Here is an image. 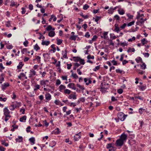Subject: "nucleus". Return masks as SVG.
<instances>
[{"instance_id": "nucleus-1", "label": "nucleus", "mask_w": 151, "mask_h": 151, "mask_svg": "<svg viewBox=\"0 0 151 151\" xmlns=\"http://www.w3.org/2000/svg\"><path fill=\"white\" fill-rule=\"evenodd\" d=\"M4 114L6 117H9V118L11 117V116L10 115V112L8 109L7 107H5L3 109Z\"/></svg>"}, {"instance_id": "nucleus-2", "label": "nucleus", "mask_w": 151, "mask_h": 151, "mask_svg": "<svg viewBox=\"0 0 151 151\" xmlns=\"http://www.w3.org/2000/svg\"><path fill=\"white\" fill-rule=\"evenodd\" d=\"M124 142L123 140L119 139L116 141V144L117 145V146H121L123 145Z\"/></svg>"}, {"instance_id": "nucleus-3", "label": "nucleus", "mask_w": 151, "mask_h": 151, "mask_svg": "<svg viewBox=\"0 0 151 151\" xmlns=\"http://www.w3.org/2000/svg\"><path fill=\"white\" fill-rule=\"evenodd\" d=\"M124 142L127 139V135L125 134L124 132H123L120 136L119 138Z\"/></svg>"}, {"instance_id": "nucleus-4", "label": "nucleus", "mask_w": 151, "mask_h": 151, "mask_svg": "<svg viewBox=\"0 0 151 151\" xmlns=\"http://www.w3.org/2000/svg\"><path fill=\"white\" fill-rule=\"evenodd\" d=\"M81 133V132H80L76 134L74 136V139L75 141H77L81 138L80 135Z\"/></svg>"}, {"instance_id": "nucleus-5", "label": "nucleus", "mask_w": 151, "mask_h": 151, "mask_svg": "<svg viewBox=\"0 0 151 151\" xmlns=\"http://www.w3.org/2000/svg\"><path fill=\"white\" fill-rule=\"evenodd\" d=\"M49 82V80H42L40 81V84L41 86L45 85H46V83ZM45 86L44 87H45Z\"/></svg>"}, {"instance_id": "nucleus-6", "label": "nucleus", "mask_w": 151, "mask_h": 151, "mask_svg": "<svg viewBox=\"0 0 151 151\" xmlns=\"http://www.w3.org/2000/svg\"><path fill=\"white\" fill-rule=\"evenodd\" d=\"M45 98L47 100L49 101L51 99V95L49 93H47L45 95Z\"/></svg>"}, {"instance_id": "nucleus-7", "label": "nucleus", "mask_w": 151, "mask_h": 151, "mask_svg": "<svg viewBox=\"0 0 151 151\" xmlns=\"http://www.w3.org/2000/svg\"><path fill=\"white\" fill-rule=\"evenodd\" d=\"M9 86V83H5L3 85H2V89L3 90H5L6 88Z\"/></svg>"}, {"instance_id": "nucleus-8", "label": "nucleus", "mask_w": 151, "mask_h": 151, "mask_svg": "<svg viewBox=\"0 0 151 151\" xmlns=\"http://www.w3.org/2000/svg\"><path fill=\"white\" fill-rule=\"evenodd\" d=\"M23 139L22 136H18V138H16L15 141L16 142H23Z\"/></svg>"}, {"instance_id": "nucleus-9", "label": "nucleus", "mask_w": 151, "mask_h": 151, "mask_svg": "<svg viewBox=\"0 0 151 151\" xmlns=\"http://www.w3.org/2000/svg\"><path fill=\"white\" fill-rule=\"evenodd\" d=\"M60 132L59 129L57 128L52 132V133L55 134H60Z\"/></svg>"}, {"instance_id": "nucleus-10", "label": "nucleus", "mask_w": 151, "mask_h": 151, "mask_svg": "<svg viewBox=\"0 0 151 151\" xmlns=\"http://www.w3.org/2000/svg\"><path fill=\"white\" fill-rule=\"evenodd\" d=\"M114 145V144L113 143H109L106 146V148L107 149H110V148H112L114 146L113 145Z\"/></svg>"}, {"instance_id": "nucleus-11", "label": "nucleus", "mask_w": 151, "mask_h": 151, "mask_svg": "<svg viewBox=\"0 0 151 151\" xmlns=\"http://www.w3.org/2000/svg\"><path fill=\"white\" fill-rule=\"evenodd\" d=\"M35 139L34 137H32L29 139V141L32 143V145H34L35 144Z\"/></svg>"}, {"instance_id": "nucleus-12", "label": "nucleus", "mask_w": 151, "mask_h": 151, "mask_svg": "<svg viewBox=\"0 0 151 151\" xmlns=\"http://www.w3.org/2000/svg\"><path fill=\"white\" fill-rule=\"evenodd\" d=\"M73 58L74 61L78 62L79 61L81 58L79 57H73Z\"/></svg>"}, {"instance_id": "nucleus-13", "label": "nucleus", "mask_w": 151, "mask_h": 151, "mask_svg": "<svg viewBox=\"0 0 151 151\" xmlns=\"http://www.w3.org/2000/svg\"><path fill=\"white\" fill-rule=\"evenodd\" d=\"M101 16H96L95 19L94 17L93 18V20L95 19V21L98 24V21L101 18Z\"/></svg>"}, {"instance_id": "nucleus-14", "label": "nucleus", "mask_w": 151, "mask_h": 151, "mask_svg": "<svg viewBox=\"0 0 151 151\" xmlns=\"http://www.w3.org/2000/svg\"><path fill=\"white\" fill-rule=\"evenodd\" d=\"M46 29L47 31H50L51 30L53 31L55 30V29L54 28H52V26L50 25H49L46 28Z\"/></svg>"}, {"instance_id": "nucleus-15", "label": "nucleus", "mask_w": 151, "mask_h": 151, "mask_svg": "<svg viewBox=\"0 0 151 151\" xmlns=\"http://www.w3.org/2000/svg\"><path fill=\"white\" fill-rule=\"evenodd\" d=\"M50 43L49 41H42V45H46V46L48 45Z\"/></svg>"}, {"instance_id": "nucleus-16", "label": "nucleus", "mask_w": 151, "mask_h": 151, "mask_svg": "<svg viewBox=\"0 0 151 151\" xmlns=\"http://www.w3.org/2000/svg\"><path fill=\"white\" fill-rule=\"evenodd\" d=\"M124 114L123 112H119L117 114V116L118 118L119 119H120H120L122 118V116L124 115Z\"/></svg>"}, {"instance_id": "nucleus-17", "label": "nucleus", "mask_w": 151, "mask_h": 151, "mask_svg": "<svg viewBox=\"0 0 151 151\" xmlns=\"http://www.w3.org/2000/svg\"><path fill=\"white\" fill-rule=\"evenodd\" d=\"M68 98L70 99H76V97L75 95L71 94L69 95Z\"/></svg>"}, {"instance_id": "nucleus-18", "label": "nucleus", "mask_w": 151, "mask_h": 151, "mask_svg": "<svg viewBox=\"0 0 151 151\" xmlns=\"http://www.w3.org/2000/svg\"><path fill=\"white\" fill-rule=\"evenodd\" d=\"M56 143L55 141H53L50 142L49 144V146L53 147L55 146Z\"/></svg>"}, {"instance_id": "nucleus-19", "label": "nucleus", "mask_w": 151, "mask_h": 151, "mask_svg": "<svg viewBox=\"0 0 151 151\" xmlns=\"http://www.w3.org/2000/svg\"><path fill=\"white\" fill-rule=\"evenodd\" d=\"M55 35V32L53 31L50 32L48 34V36L50 37H53Z\"/></svg>"}, {"instance_id": "nucleus-20", "label": "nucleus", "mask_w": 151, "mask_h": 151, "mask_svg": "<svg viewBox=\"0 0 151 151\" xmlns=\"http://www.w3.org/2000/svg\"><path fill=\"white\" fill-rule=\"evenodd\" d=\"M27 116L26 115L23 116L21 118L19 119V121L20 122H24V120L25 121L26 120ZM25 121H24L25 122Z\"/></svg>"}, {"instance_id": "nucleus-21", "label": "nucleus", "mask_w": 151, "mask_h": 151, "mask_svg": "<svg viewBox=\"0 0 151 151\" xmlns=\"http://www.w3.org/2000/svg\"><path fill=\"white\" fill-rule=\"evenodd\" d=\"M135 60L137 63H139L140 62L141 63L143 62L142 58L140 57H138L136 58Z\"/></svg>"}, {"instance_id": "nucleus-22", "label": "nucleus", "mask_w": 151, "mask_h": 151, "mask_svg": "<svg viewBox=\"0 0 151 151\" xmlns=\"http://www.w3.org/2000/svg\"><path fill=\"white\" fill-rule=\"evenodd\" d=\"M24 64L22 63V62H20L19 63V65L17 66V68L18 69H20L22 68V66L24 65Z\"/></svg>"}, {"instance_id": "nucleus-23", "label": "nucleus", "mask_w": 151, "mask_h": 151, "mask_svg": "<svg viewBox=\"0 0 151 151\" xmlns=\"http://www.w3.org/2000/svg\"><path fill=\"white\" fill-rule=\"evenodd\" d=\"M9 109L11 111H13L16 108V106L14 104H13L10 105L9 107Z\"/></svg>"}, {"instance_id": "nucleus-24", "label": "nucleus", "mask_w": 151, "mask_h": 151, "mask_svg": "<svg viewBox=\"0 0 151 151\" xmlns=\"http://www.w3.org/2000/svg\"><path fill=\"white\" fill-rule=\"evenodd\" d=\"M135 50L134 48H131L130 47H129L128 48V49L127 50V52L128 53L134 52H135Z\"/></svg>"}, {"instance_id": "nucleus-25", "label": "nucleus", "mask_w": 151, "mask_h": 151, "mask_svg": "<svg viewBox=\"0 0 151 151\" xmlns=\"http://www.w3.org/2000/svg\"><path fill=\"white\" fill-rule=\"evenodd\" d=\"M139 88L140 90L142 91H143L145 90L146 88V85H142L139 86Z\"/></svg>"}, {"instance_id": "nucleus-26", "label": "nucleus", "mask_w": 151, "mask_h": 151, "mask_svg": "<svg viewBox=\"0 0 151 151\" xmlns=\"http://www.w3.org/2000/svg\"><path fill=\"white\" fill-rule=\"evenodd\" d=\"M34 48L36 51L40 50V49L37 44H36L34 46Z\"/></svg>"}, {"instance_id": "nucleus-27", "label": "nucleus", "mask_w": 151, "mask_h": 151, "mask_svg": "<svg viewBox=\"0 0 151 151\" xmlns=\"http://www.w3.org/2000/svg\"><path fill=\"white\" fill-rule=\"evenodd\" d=\"M55 45L54 44H52L51 45V47L53 49V50L51 49L50 50V51H53L54 52H55L56 49L55 47Z\"/></svg>"}, {"instance_id": "nucleus-28", "label": "nucleus", "mask_w": 151, "mask_h": 151, "mask_svg": "<svg viewBox=\"0 0 151 151\" xmlns=\"http://www.w3.org/2000/svg\"><path fill=\"white\" fill-rule=\"evenodd\" d=\"M113 30L118 33L120 31V29L119 27H116L114 29V30Z\"/></svg>"}, {"instance_id": "nucleus-29", "label": "nucleus", "mask_w": 151, "mask_h": 151, "mask_svg": "<svg viewBox=\"0 0 151 151\" xmlns=\"http://www.w3.org/2000/svg\"><path fill=\"white\" fill-rule=\"evenodd\" d=\"M144 15L143 14H140V13L139 12H137V19H139L140 17H144Z\"/></svg>"}, {"instance_id": "nucleus-30", "label": "nucleus", "mask_w": 151, "mask_h": 151, "mask_svg": "<svg viewBox=\"0 0 151 151\" xmlns=\"http://www.w3.org/2000/svg\"><path fill=\"white\" fill-rule=\"evenodd\" d=\"M65 88L66 87L65 86L63 85H61L59 87L60 91L61 92V90L65 89Z\"/></svg>"}, {"instance_id": "nucleus-31", "label": "nucleus", "mask_w": 151, "mask_h": 151, "mask_svg": "<svg viewBox=\"0 0 151 151\" xmlns=\"http://www.w3.org/2000/svg\"><path fill=\"white\" fill-rule=\"evenodd\" d=\"M35 88L34 89V91H37V89H39L40 88V86L38 84H36L35 86Z\"/></svg>"}, {"instance_id": "nucleus-32", "label": "nucleus", "mask_w": 151, "mask_h": 151, "mask_svg": "<svg viewBox=\"0 0 151 151\" xmlns=\"http://www.w3.org/2000/svg\"><path fill=\"white\" fill-rule=\"evenodd\" d=\"M14 125V124L12 126V127H13V128L11 129V131L12 132L14 131L15 130V129H17L18 128V126L17 125H15V126Z\"/></svg>"}, {"instance_id": "nucleus-33", "label": "nucleus", "mask_w": 151, "mask_h": 151, "mask_svg": "<svg viewBox=\"0 0 151 151\" xmlns=\"http://www.w3.org/2000/svg\"><path fill=\"white\" fill-rule=\"evenodd\" d=\"M70 40L75 41L76 40V36L74 35H71L70 37Z\"/></svg>"}, {"instance_id": "nucleus-34", "label": "nucleus", "mask_w": 151, "mask_h": 151, "mask_svg": "<svg viewBox=\"0 0 151 151\" xmlns=\"http://www.w3.org/2000/svg\"><path fill=\"white\" fill-rule=\"evenodd\" d=\"M119 13L120 15H123L125 13L124 11L123 10H120V9H119L118 10Z\"/></svg>"}, {"instance_id": "nucleus-35", "label": "nucleus", "mask_w": 151, "mask_h": 151, "mask_svg": "<svg viewBox=\"0 0 151 151\" xmlns=\"http://www.w3.org/2000/svg\"><path fill=\"white\" fill-rule=\"evenodd\" d=\"M141 41L143 45H144L145 43H146L147 42V41L146 40L145 38H143V39L141 40Z\"/></svg>"}, {"instance_id": "nucleus-36", "label": "nucleus", "mask_w": 151, "mask_h": 151, "mask_svg": "<svg viewBox=\"0 0 151 151\" xmlns=\"http://www.w3.org/2000/svg\"><path fill=\"white\" fill-rule=\"evenodd\" d=\"M71 76H72L74 78L76 79L78 78V76L76 73H72Z\"/></svg>"}, {"instance_id": "nucleus-37", "label": "nucleus", "mask_w": 151, "mask_h": 151, "mask_svg": "<svg viewBox=\"0 0 151 151\" xmlns=\"http://www.w3.org/2000/svg\"><path fill=\"white\" fill-rule=\"evenodd\" d=\"M89 6L87 4H85L83 6V9L84 10H86L89 8Z\"/></svg>"}, {"instance_id": "nucleus-38", "label": "nucleus", "mask_w": 151, "mask_h": 151, "mask_svg": "<svg viewBox=\"0 0 151 151\" xmlns=\"http://www.w3.org/2000/svg\"><path fill=\"white\" fill-rule=\"evenodd\" d=\"M141 68L143 69H145L146 68V65L145 63H143L142 65H141Z\"/></svg>"}, {"instance_id": "nucleus-39", "label": "nucleus", "mask_w": 151, "mask_h": 151, "mask_svg": "<svg viewBox=\"0 0 151 151\" xmlns=\"http://www.w3.org/2000/svg\"><path fill=\"white\" fill-rule=\"evenodd\" d=\"M76 86L78 87H79L81 90H83L85 89V88L83 86H81L79 84H76Z\"/></svg>"}, {"instance_id": "nucleus-40", "label": "nucleus", "mask_w": 151, "mask_h": 151, "mask_svg": "<svg viewBox=\"0 0 151 151\" xmlns=\"http://www.w3.org/2000/svg\"><path fill=\"white\" fill-rule=\"evenodd\" d=\"M127 116V115H125L124 114L122 118L120 119V120L122 121H123L125 119H126V117Z\"/></svg>"}, {"instance_id": "nucleus-41", "label": "nucleus", "mask_w": 151, "mask_h": 151, "mask_svg": "<svg viewBox=\"0 0 151 151\" xmlns=\"http://www.w3.org/2000/svg\"><path fill=\"white\" fill-rule=\"evenodd\" d=\"M64 92L65 94H69L70 93L71 91L68 89H66L65 90Z\"/></svg>"}, {"instance_id": "nucleus-42", "label": "nucleus", "mask_w": 151, "mask_h": 151, "mask_svg": "<svg viewBox=\"0 0 151 151\" xmlns=\"http://www.w3.org/2000/svg\"><path fill=\"white\" fill-rule=\"evenodd\" d=\"M113 12V9L111 8H110L108 10V13L109 14H112Z\"/></svg>"}, {"instance_id": "nucleus-43", "label": "nucleus", "mask_w": 151, "mask_h": 151, "mask_svg": "<svg viewBox=\"0 0 151 151\" xmlns=\"http://www.w3.org/2000/svg\"><path fill=\"white\" fill-rule=\"evenodd\" d=\"M30 72L31 73L32 75L33 76L36 75V72L33 69H32L30 70Z\"/></svg>"}, {"instance_id": "nucleus-44", "label": "nucleus", "mask_w": 151, "mask_h": 151, "mask_svg": "<svg viewBox=\"0 0 151 151\" xmlns=\"http://www.w3.org/2000/svg\"><path fill=\"white\" fill-rule=\"evenodd\" d=\"M79 62H80V64L83 65H84L85 63L84 59H82L81 58L79 60Z\"/></svg>"}, {"instance_id": "nucleus-45", "label": "nucleus", "mask_w": 151, "mask_h": 151, "mask_svg": "<svg viewBox=\"0 0 151 151\" xmlns=\"http://www.w3.org/2000/svg\"><path fill=\"white\" fill-rule=\"evenodd\" d=\"M16 104L15 105V106L16 107H19V106H21V103L20 102H16Z\"/></svg>"}, {"instance_id": "nucleus-46", "label": "nucleus", "mask_w": 151, "mask_h": 151, "mask_svg": "<svg viewBox=\"0 0 151 151\" xmlns=\"http://www.w3.org/2000/svg\"><path fill=\"white\" fill-rule=\"evenodd\" d=\"M57 44L60 45L62 43L63 40L61 39H58L57 40Z\"/></svg>"}, {"instance_id": "nucleus-47", "label": "nucleus", "mask_w": 151, "mask_h": 151, "mask_svg": "<svg viewBox=\"0 0 151 151\" xmlns=\"http://www.w3.org/2000/svg\"><path fill=\"white\" fill-rule=\"evenodd\" d=\"M145 109H143L142 108H139V112L140 114H142V112L145 110Z\"/></svg>"}, {"instance_id": "nucleus-48", "label": "nucleus", "mask_w": 151, "mask_h": 151, "mask_svg": "<svg viewBox=\"0 0 151 151\" xmlns=\"http://www.w3.org/2000/svg\"><path fill=\"white\" fill-rule=\"evenodd\" d=\"M74 86H75V84L74 83H70L68 85V86L69 88H72V87Z\"/></svg>"}, {"instance_id": "nucleus-49", "label": "nucleus", "mask_w": 151, "mask_h": 151, "mask_svg": "<svg viewBox=\"0 0 151 151\" xmlns=\"http://www.w3.org/2000/svg\"><path fill=\"white\" fill-rule=\"evenodd\" d=\"M5 25L6 26V27H9L11 25H10V21H8L7 22H6V23Z\"/></svg>"}, {"instance_id": "nucleus-50", "label": "nucleus", "mask_w": 151, "mask_h": 151, "mask_svg": "<svg viewBox=\"0 0 151 151\" xmlns=\"http://www.w3.org/2000/svg\"><path fill=\"white\" fill-rule=\"evenodd\" d=\"M87 58L88 59H93L94 58V56L93 55L91 56V55H88L87 57Z\"/></svg>"}, {"instance_id": "nucleus-51", "label": "nucleus", "mask_w": 151, "mask_h": 151, "mask_svg": "<svg viewBox=\"0 0 151 151\" xmlns=\"http://www.w3.org/2000/svg\"><path fill=\"white\" fill-rule=\"evenodd\" d=\"M135 22L134 21H132L130 22L129 23H128L127 24L128 26L129 27L132 26V25L134 24Z\"/></svg>"}, {"instance_id": "nucleus-52", "label": "nucleus", "mask_w": 151, "mask_h": 151, "mask_svg": "<svg viewBox=\"0 0 151 151\" xmlns=\"http://www.w3.org/2000/svg\"><path fill=\"white\" fill-rule=\"evenodd\" d=\"M41 58L38 56H35V60H37V62H40V61Z\"/></svg>"}, {"instance_id": "nucleus-53", "label": "nucleus", "mask_w": 151, "mask_h": 151, "mask_svg": "<svg viewBox=\"0 0 151 151\" xmlns=\"http://www.w3.org/2000/svg\"><path fill=\"white\" fill-rule=\"evenodd\" d=\"M61 83V81L60 80L58 79L57 80L56 83L55 84L56 86H58Z\"/></svg>"}, {"instance_id": "nucleus-54", "label": "nucleus", "mask_w": 151, "mask_h": 151, "mask_svg": "<svg viewBox=\"0 0 151 151\" xmlns=\"http://www.w3.org/2000/svg\"><path fill=\"white\" fill-rule=\"evenodd\" d=\"M7 98H2L1 97H0V101L5 102L6 101Z\"/></svg>"}, {"instance_id": "nucleus-55", "label": "nucleus", "mask_w": 151, "mask_h": 151, "mask_svg": "<svg viewBox=\"0 0 151 151\" xmlns=\"http://www.w3.org/2000/svg\"><path fill=\"white\" fill-rule=\"evenodd\" d=\"M100 68V65L96 66L93 69V70L94 71H96L97 70H98Z\"/></svg>"}, {"instance_id": "nucleus-56", "label": "nucleus", "mask_w": 151, "mask_h": 151, "mask_svg": "<svg viewBox=\"0 0 151 151\" xmlns=\"http://www.w3.org/2000/svg\"><path fill=\"white\" fill-rule=\"evenodd\" d=\"M27 49L26 48H23L21 51L22 54H24V52H27Z\"/></svg>"}, {"instance_id": "nucleus-57", "label": "nucleus", "mask_w": 151, "mask_h": 151, "mask_svg": "<svg viewBox=\"0 0 151 151\" xmlns=\"http://www.w3.org/2000/svg\"><path fill=\"white\" fill-rule=\"evenodd\" d=\"M72 64L71 63H70V64L67 63V68L68 70L70 69L71 67L72 66Z\"/></svg>"}, {"instance_id": "nucleus-58", "label": "nucleus", "mask_w": 151, "mask_h": 151, "mask_svg": "<svg viewBox=\"0 0 151 151\" xmlns=\"http://www.w3.org/2000/svg\"><path fill=\"white\" fill-rule=\"evenodd\" d=\"M120 45L121 46L124 47L125 46H127L128 45V44L127 43L123 42L120 43Z\"/></svg>"}, {"instance_id": "nucleus-59", "label": "nucleus", "mask_w": 151, "mask_h": 151, "mask_svg": "<svg viewBox=\"0 0 151 151\" xmlns=\"http://www.w3.org/2000/svg\"><path fill=\"white\" fill-rule=\"evenodd\" d=\"M65 53L64 55H63V57L65 58H68L67 57V51L66 50H65Z\"/></svg>"}, {"instance_id": "nucleus-60", "label": "nucleus", "mask_w": 151, "mask_h": 151, "mask_svg": "<svg viewBox=\"0 0 151 151\" xmlns=\"http://www.w3.org/2000/svg\"><path fill=\"white\" fill-rule=\"evenodd\" d=\"M116 150V148L113 146L112 148L109 149V151H115Z\"/></svg>"}, {"instance_id": "nucleus-61", "label": "nucleus", "mask_w": 151, "mask_h": 151, "mask_svg": "<svg viewBox=\"0 0 151 151\" xmlns=\"http://www.w3.org/2000/svg\"><path fill=\"white\" fill-rule=\"evenodd\" d=\"M143 54L145 57H148L149 56V54L148 52L143 53Z\"/></svg>"}, {"instance_id": "nucleus-62", "label": "nucleus", "mask_w": 151, "mask_h": 151, "mask_svg": "<svg viewBox=\"0 0 151 151\" xmlns=\"http://www.w3.org/2000/svg\"><path fill=\"white\" fill-rule=\"evenodd\" d=\"M29 42L27 40H26L25 42H23V45L25 47H27V45L28 44Z\"/></svg>"}, {"instance_id": "nucleus-63", "label": "nucleus", "mask_w": 151, "mask_h": 151, "mask_svg": "<svg viewBox=\"0 0 151 151\" xmlns=\"http://www.w3.org/2000/svg\"><path fill=\"white\" fill-rule=\"evenodd\" d=\"M11 4L10 5V6H11L12 7L16 5V4L15 3V2L14 1H11Z\"/></svg>"}, {"instance_id": "nucleus-64", "label": "nucleus", "mask_w": 151, "mask_h": 151, "mask_svg": "<svg viewBox=\"0 0 151 151\" xmlns=\"http://www.w3.org/2000/svg\"><path fill=\"white\" fill-rule=\"evenodd\" d=\"M116 71L117 73H119L121 74H122V73L123 72L122 70H120L119 69H116Z\"/></svg>"}]
</instances>
